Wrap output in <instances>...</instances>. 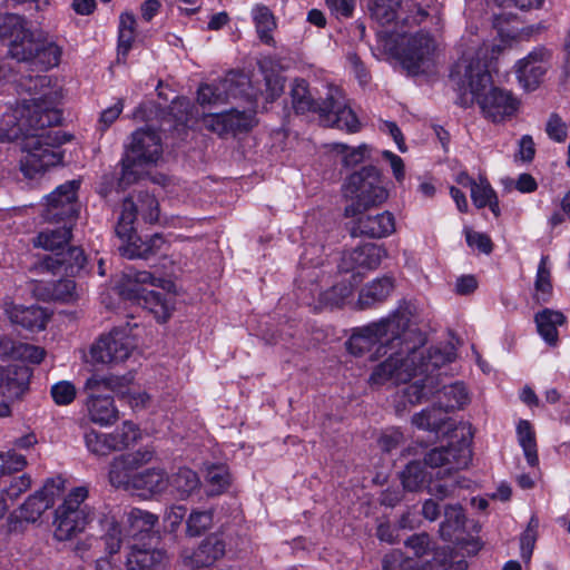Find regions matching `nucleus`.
<instances>
[{
	"instance_id": "nucleus-59",
	"label": "nucleus",
	"mask_w": 570,
	"mask_h": 570,
	"mask_svg": "<svg viewBox=\"0 0 570 570\" xmlns=\"http://www.w3.org/2000/svg\"><path fill=\"white\" fill-rule=\"evenodd\" d=\"M213 523V513L210 510L193 511L187 520V532L190 535H199Z\"/></svg>"
},
{
	"instance_id": "nucleus-27",
	"label": "nucleus",
	"mask_w": 570,
	"mask_h": 570,
	"mask_svg": "<svg viewBox=\"0 0 570 570\" xmlns=\"http://www.w3.org/2000/svg\"><path fill=\"white\" fill-rule=\"evenodd\" d=\"M10 321L30 331H41L46 327L48 316L39 306H12L7 308Z\"/></svg>"
},
{
	"instance_id": "nucleus-14",
	"label": "nucleus",
	"mask_w": 570,
	"mask_h": 570,
	"mask_svg": "<svg viewBox=\"0 0 570 570\" xmlns=\"http://www.w3.org/2000/svg\"><path fill=\"white\" fill-rule=\"evenodd\" d=\"M79 185L80 183L78 180L66 181L48 196L47 205L42 214L47 222L71 224L79 213L77 199Z\"/></svg>"
},
{
	"instance_id": "nucleus-60",
	"label": "nucleus",
	"mask_w": 570,
	"mask_h": 570,
	"mask_svg": "<svg viewBox=\"0 0 570 570\" xmlns=\"http://www.w3.org/2000/svg\"><path fill=\"white\" fill-rule=\"evenodd\" d=\"M31 483L30 475L26 473L13 478L9 485L2 490L0 497H3L6 501L14 502L22 493L30 489Z\"/></svg>"
},
{
	"instance_id": "nucleus-58",
	"label": "nucleus",
	"mask_w": 570,
	"mask_h": 570,
	"mask_svg": "<svg viewBox=\"0 0 570 570\" xmlns=\"http://www.w3.org/2000/svg\"><path fill=\"white\" fill-rule=\"evenodd\" d=\"M138 209L146 223L153 224L158 220L159 205L153 195L148 193H140L138 195Z\"/></svg>"
},
{
	"instance_id": "nucleus-49",
	"label": "nucleus",
	"mask_w": 570,
	"mask_h": 570,
	"mask_svg": "<svg viewBox=\"0 0 570 570\" xmlns=\"http://www.w3.org/2000/svg\"><path fill=\"white\" fill-rule=\"evenodd\" d=\"M85 442L87 449L96 455L104 456L115 451V445L112 443L110 433H99L95 430H91L85 434Z\"/></svg>"
},
{
	"instance_id": "nucleus-39",
	"label": "nucleus",
	"mask_w": 570,
	"mask_h": 570,
	"mask_svg": "<svg viewBox=\"0 0 570 570\" xmlns=\"http://www.w3.org/2000/svg\"><path fill=\"white\" fill-rule=\"evenodd\" d=\"M517 435L520 446L523 449L524 456L531 466L538 464V451L535 433L532 425L527 420H521L517 425Z\"/></svg>"
},
{
	"instance_id": "nucleus-29",
	"label": "nucleus",
	"mask_w": 570,
	"mask_h": 570,
	"mask_svg": "<svg viewBox=\"0 0 570 570\" xmlns=\"http://www.w3.org/2000/svg\"><path fill=\"white\" fill-rule=\"evenodd\" d=\"M538 333L544 342L551 346H556L559 341L558 327L566 323V316L550 308L538 312L534 316Z\"/></svg>"
},
{
	"instance_id": "nucleus-44",
	"label": "nucleus",
	"mask_w": 570,
	"mask_h": 570,
	"mask_svg": "<svg viewBox=\"0 0 570 570\" xmlns=\"http://www.w3.org/2000/svg\"><path fill=\"white\" fill-rule=\"evenodd\" d=\"M27 20L14 13L0 16V38L10 42L17 40L27 30Z\"/></svg>"
},
{
	"instance_id": "nucleus-63",
	"label": "nucleus",
	"mask_w": 570,
	"mask_h": 570,
	"mask_svg": "<svg viewBox=\"0 0 570 570\" xmlns=\"http://www.w3.org/2000/svg\"><path fill=\"white\" fill-rule=\"evenodd\" d=\"M104 541L106 546V550L110 556L117 553L120 549L122 542V534L120 525L112 521L104 535Z\"/></svg>"
},
{
	"instance_id": "nucleus-48",
	"label": "nucleus",
	"mask_w": 570,
	"mask_h": 570,
	"mask_svg": "<svg viewBox=\"0 0 570 570\" xmlns=\"http://www.w3.org/2000/svg\"><path fill=\"white\" fill-rule=\"evenodd\" d=\"M115 451L124 450L140 438L139 428L131 421H125L121 426L110 433Z\"/></svg>"
},
{
	"instance_id": "nucleus-9",
	"label": "nucleus",
	"mask_w": 570,
	"mask_h": 570,
	"mask_svg": "<svg viewBox=\"0 0 570 570\" xmlns=\"http://www.w3.org/2000/svg\"><path fill=\"white\" fill-rule=\"evenodd\" d=\"M121 380L114 375H92L85 383L87 393L86 410L89 420L100 426L114 424L119 419L118 409L115 405L114 397L104 394V391H115L121 386Z\"/></svg>"
},
{
	"instance_id": "nucleus-34",
	"label": "nucleus",
	"mask_w": 570,
	"mask_h": 570,
	"mask_svg": "<svg viewBox=\"0 0 570 570\" xmlns=\"http://www.w3.org/2000/svg\"><path fill=\"white\" fill-rule=\"evenodd\" d=\"M168 488V478L160 469H148L136 474L131 490H141L150 494L164 492Z\"/></svg>"
},
{
	"instance_id": "nucleus-15",
	"label": "nucleus",
	"mask_w": 570,
	"mask_h": 570,
	"mask_svg": "<svg viewBox=\"0 0 570 570\" xmlns=\"http://www.w3.org/2000/svg\"><path fill=\"white\" fill-rule=\"evenodd\" d=\"M435 41L425 32L411 36L399 53L402 66L410 73H419L428 69L434 59Z\"/></svg>"
},
{
	"instance_id": "nucleus-3",
	"label": "nucleus",
	"mask_w": 570,
	"mask_h": 570,
	"mask_svg": "<svg viewBox=\"0 0 570 570\" xmlns=\"http://www.w3.org/2000/svg\"><path fill=\"white\" fill-rule=\"evenodd\" d=\"M410 336L411 332L406 330L404 345L401 346V350L387 356L374 367L368 380L371 385L380 386L387 382L394 384L406 383L417 375L433 376L435 383L440 385L441 373L435 374V372L455 360L454 346L445 344L421 350L409 344Z\"/></svg>"
},
{
	"instance_id": "nucleus-38",
	"label": "nucleus",
	"mask_w": 570,
	"mask_h": 570,
	"mask_svg": "<svg viewBox=\"0 0 570 570\" xmlns=\"http://www.w3.org/2000/svg\"><path fill=\"white\" fill-rule=\"evenodd\" d=\"M136 474L137 473H134L129 468L124 454L114 458L110 463L109 482L115 488L131 490Z\"/></svg>"
},
{
	"instance_id": "nucleus-12",
	"label": "nucleus",
	"mask_w": 570,
	"mask_h": 570,
	"mask_svg": "<svg viewBox=\"0 0 570 570\" xmlns=\"http://www.w3.org/2000/svg\"><path fill=\"white\" fill-rule=\"evenodd\" d=\"M135 346L136 343L126 327L115 328L91 346L90 356L96 363L118 364L129 357Z\"/></svg>"
},
{
	"instance_id": "nucleus-57",
	"label": "nucleus",
	"mask_w": 570,
	"mask_h": 570,
	"mask_svg": "<svg viewBox=\"0 0 570 570\" xmlns=\"http://www.w3.org/2000/svg\"><path fill=\"white\" fill-rule=\"evenodd\" d=\"M53 402L63 406L71 404L77 395L76 386L69 381H60L51 386L50 390Z\"/></svg>"
},
{
	"instance_id": "nucleus-54",
	"label": "nucleus",
	"mask_w": 570,
	"mask_h": 570,
	"mask_svg": "<svg viewBox=\"0 0 570 570\" xmlns=\"http://www.w3.org/2000/svg\"><path fill=\"white\" fill-rule=\"evenodd\" d=\"M27 458L14 450L0 451V479L4 475L22 471L27 466Z\"/></svg>"
},
{
	"instance_id": "nucleus-37",
	"label": "nucleus",
	"mask_w": 570,
	"mask_h": 570,
	"mask_svg": "<svg viewBox=\"0 0 570 570\" xmlns=\"http://www.w3.org/2000/svg\"><path fill=\"white\" fill-rule=\"evenodd\" d=\"M465 515L460 504L444 507V520L440 525V534L444 540L451 541L455 533L463 532Z\"/></svg>"
},
{
	"instance_id": "nucleus-36",
	"label": "nucleus",
	"mask_w": 570,
	"mask_h": 570,
	"mask_svg": "<svg viewBox=\"0 0 570 570\" xmlns=\"http://www.w3.org/2000/svg\"><path fill=\"white\" fill-rule=\"evenodd\" d=\"M158 518L145 510L132 508L126 513L127 535L137 537L142 533H149L155 527Z\"/></svg>"
},
{
	"instance_id": "nucleus-4",
	"label": "nucleus",
	"mask_w": 570,
	"mask_h": 570,
	"mask_svg": "<svg viewBox=\"0 0 570 570\" xmlns=\"http://www.w3.org/2000/svg\"><path fill=\"white\" fill-rule=\"evenodd\" d=\"M415 307L409 302H403L387 318L358 328L347 341V350L351 354L361 356L376 346L377 357L392 355L404 345V336L410 327Z\"/></svg>"
},
{
	"instance_id": "nucleus-25",
	"label": "nucleus",
	"mask_w": 570,
	"mask_h": 570,
	"mask_svg": "<svg viewBox=\"0 0 570 570\" xmlns=\"http://www.w3.org/2000/svg\"><path fill=\"white\" fill-rule=\"evenodd\" d=\"M45 355V350L39 346L17 342L9 337L0 338V356L3 358L21 360L39 364Z\"/></svg>"
},
{
	"instance_id": "nucleus-62",
	"label": "nucleus",
	"mask_w": 570,
	"mask_h": 570,
	"mask_svg": "<svg viewBox=\"0 0 570 570\" xmlns=\"http://www.w3.org/2000/svg\"><path fill=\"white\" fill-rule=\"evenodd\" d=\"M155 451L149 448L139 449L135 452L126 453L124 454L125 459L127 460L129 468L132 470L134 473H137L136 471L144 465L151 462L154 459Z\"/></svg>"
},
{
	"instance_id": "nucleus-52",
	"label": "nucleus",
	"mask_w": 570,
	"mask_h": 570,
	"mask_svg": "<svg viewBox=\"0 0 570 570\" xmlns=\"http://www.w3.org/2000/svg\"><path fill=\"white\" fill-rule=\"evenodd\" d=\"M419 561L406 557L401 550H393L382 560V570H421Z\"/></svg>"
},
{
	"instance_id": "nucleus-22",
	"label": "nucleus",
	"mask_w": 570,
	"mask_h": 570,
	"mask_svg": "<svg viewBox=\"0 0 570 570\" xmlns=\"http://www.w3.org/2000/svg\"><path fill=\"white\" fill-rule=\"evenodd\" d=\"M60 492V482L48 480L46 484L29 495L21 505V515L27 521L35 522L49 508L53 505V498Z\"/></svg>"
},
{
	"instance_id": "nucleus-6",
	"label": "nucleus",
	"mask_w": 570,
	"mask_h": 570,
	"mask_svg": "<svg viewBox=\"0 0 570 570\" xmlns=\"http://www.w3.org/2000/svg\"><path fill=\"white\" fill-rule=\"evenodd\" d=\"M344 196L351 200L344 214L354 217L384 203L387 191L382 185L380 171L374 166H366L348 176L344 184Z\"/></svg>"
},
{
	"instance_id": "nucleus-10",
	"label": "nucleus",
	"mask_w": 570,
	"mask_h": 570,
	"mask_svg": "<svg viewBox=\"0 0 570 570\" xmlns=\"http://www.w3.org/2000/svg\"><path fill=\"white\" fill-rule=\"evenodd\" d=\"M88 497V490L83 487L75 488L56 510L55 537L59 541L71 539L82 532L92 519L91 509L82 504Z\"/></svg>"
},
{
	"instance_id": "nucleus-18",
	"label": "nucleus",
	"mask_w": 570,
	"mask_h": 570,
	"mask_svg": "<svg viewBox=\"0 0 570 570\" xmlns=\"http://www.w3.org/2000/svg\"><path fill=\"white\" fill-rule=\"evenodd\" d=\"M471 451L466 444L441 446L431 450L425 455V464L431 468H444V472L452 473L468 466Z\"/></svg>"
},
{
	"instance_id": "nucleus-20",
	"label": "nucleus",
	"mask_w": 570,
	"mask_h": 570,
	"mask_svg": "<svg viewBox=\"0 0 570 570\" xmlns=\"http://www.w3.org/2000/svg\"><path fill=\"white\" fill-rule=\"evenodd\" d=\"M395 230V219L392 213L383 212L376 215H362L353 224L352 236L382 238Z\"/></svg>"
},
{
	"instance_id": "nucleus-40",
	"label": "nucleus",
	"mask_w": 570,
	"mask_h": 570,
	"mask_svg": "<svg viewBox=\"0 0 570 570\" xmlns=\"http://www.w3.org/2000/svg\"><path fill=\"white\" fill-rule=\"evenodd\" d=\"M435 379L433 376L416 380L407 385L404 391V397L410 404H416L423 400H428L431 395L435 394L436 387Z\"/></svg>"
},
{
	"instance_id": "nucleus-33",
	"label": "nucleus",
	"mask_w": 570,
	"mask_h": 570,
	"mask_svg": "<svg viewBox=\"0 0 570 570\" xmlns=\"http://www.w3.org/2000/svg\"><path fill=\"white\" fill-rule=\"evenodd\" d=\"M200 485L196 472L188 468H181L168 479V487L180 500L189 498Z\"/></svg>"
},
{
	"instance_id": "nucleus-7",
	"label": "nucleus",
	"mask_w": 570,
	"mask_h": 570,
	"mask_svg": "<svg viewBox=\"0 0 570 570\" xmlns=\"http://www.w3.org/2000/svg\"><path fill=\"white\" fill-rule=\"evenodd\" d=\"M9 53L18 61L30 62L39 70H47L59 63L62 51L42 30L27 28L17 40L9 43Z\"/></svg>"
},
{
	"instance_id": "nucleus-42",
	"label": "nucleus",
	"mask_w": 570,
	"mask_h": 570,
	"mask_svg": "<svg viewBox=\"0 0 570 570\" xmlns=\"http://www.w3.org/2000/svg\"><path fill=\"white\" fill-rule=\"evenodd\" d=\"M138 212V204H136L131 198H126L124 200L119 220L116 226V234L121 239H131L134 222Z\"/></svg>"
},
{
	"instance_id": "nucleus-35",
	"label": "nucleus",
	"mask_w": 570,
	"mask_h": 570,
	"mask_svg": "<svg viewBox=\"0 0 570 570\" xmlns=\"http://www.w3.org/2000/svg\"><path fill=\"white\" fill-rule=\"evenodd\" d=\"M124 279L127 283V291L130 289H140L141 285H150L154 287H159L166 291H170L174 286L173 282L166 278L156 277L148 271H136L134 268H127L124 273ZM131 295V293H129Z\"/></svg>"
},
{
	"instance_id": "nucleus-2",
	"label": "nucleus",
	"mask_w": 570,
	"mask_h": 570,
	"mask_svg": "<svg viewBox=\"0 0 570 570\" xmlns=\"http://www.w3.org/2000/svg\"><path fill=\"white\" fill-rule=\"evenodd\" d=\"M488 48L474 47L462 53L455 63L451 77L456 79L460 89L464 90L459 98L462 107L471 106L474 100L483 116L493 122H501L515 115L519 101L510 92L491 85V75L487 63Z\"/></svg>"
},
{
	"instance_id": "nucleus-51",
	"label": "nucleus",
	"mask_w": 570,
	"mask_h": 570,
	"mask_svg": "<svg viewBox=\"0 0 570 570\" xmlns=\"http://www.w3.org/2000/svg\"><path fill=\"white\" fill-rule=\"evenodd\" d=\"M444 422L442 410L433 406L432 409H424L420 413L415 414L412 419V423L422 430L438 431Z\"/></svg>"
},
{
	"instance_id": "nucleus-23",
	"label": "nucleus",
	"mask_w": 570,
	"mask_h": 570,
	"mask_svg": "<svg viewBox=\"0 0 570 570\" xmlns=\"http://www.w3.org/2000/svg\"><path fill=\"white\" fill-rule=\"evenodd\" d=\"M131 297L137 299L159 322L167 321L174 311V296L169 293H160L147 289H130Z\"/></svg>"
},
{
	"instance_id": "nucleus-45",
	"label": "nucleus",
	"mask_w": 570,
	"mask_h": 570,
	"mask_svg": "<svg viewBox=\"0 0 570 570\" xmlns=\"http://www.w3.org/2000/svg\"><path fill=\"white\" fill-rule=\"evenodd\" d=\"M400 0H374L368 3L371 16L381 24H387L397 18Z\"/></svg>"
},
{
	"instance_id": "nucleus-32",
	"label": "nucleus",
	"mask_w": 570,
	"mask_h": 570,
	"mask_svg": "<svg viewBox=\"0 0 570 570\" xmlns=\"http://www.w3.org/2000/svg\"><path fill=\"white\" fill-rule=\"evenodd\" d=\"M166 556L161 550L141 549L132 546L127 556V570H151L156 566L161 564Z\"/></svg>"
},
{
	"instance_id": "nucleus-41",
	"label": "nucleus",
	"mask_w": 570,
	"mask_h": 570,
	"mask_svg": "<svg viewBox=\"0 0 570 570\" xmlns=\"http://www.w3.org/2000/svg\"><path fill=\"white\" fill-rule=\"evenodd\" d=\"M403 488L407 491H420L428 481L424 464L417 461L410 462L401 473Z\"/></svg>"
},
{
	"instance_id": "nucleus-43",
	"label": "nucleus",
	"mask_w": 570,
	"mask_h": 570,
	"mask_svg": "<svg viewBox=\"0 0 570 570\" xmlns=\"http://www.w3.org/2000/svg\"><path fill=\"white\" fill-rule=\"evenodd\" d=\"M252 14L259 39L269 43L273 39L271 32L276 27L273 13L265 6H256L253 9Z\"/></svg>"
},
{
	"instance_id": "nucleus-8",
	"label": "nucleus",
	"mask_w": 570,
	"mask_h": 570,
	"mask_svg": "<svg viewBox=\"0 0 570 570\" xmlns=\"http://www.w3.org/2000/svg\"><path fill=\"white\" fill-rule=\"evenodd\" d=\"M163 154L161 140L157 131L139 129L132 134L129 149L122 159L120 185L128 186L142 175V165L156 164Z\"/></svg>"
},
{
	"instance_id": "nucleus-17",
	"label": "nucleus",
	"mask_w": 570,
	"mask_h": 570,
	"mask_svg": "<svg viewBox=\"0 0 570 570\" xmlns=\"http://www.w3.org/2000/svg\"><path fill=\"white\" fill-rule=\"evenodd\" d=\"M552 53L546 48H535L517 66L518 79L527 90H534L551 67Z\"/></svg>"
},
{
	"instance_id": "nucleus-21",
	"label": "nucleus",
	"mask_w": 570,
	"mask_h": 570,
	"mask_svg": "<svg viewBox=\"0 0 570 570\" xmlns=\"http://www.w3.org/2000/svg\"><path fill=\"white\" fill-rule=\"evenodd\" d=\"M31 375L27 365L0 366V393L11 400L20 397L28 390Z\"/></svg>"
},
{
	"instance_id": "nucleus-16",
	"label": "nucleus",
	"mask_w": 570,
	"mask_h": 570,
	"mask_svg": "<svg viewBox=\"0 0 570 570\" xmlns=\"http://www.w3.org/2000/svg\"><path fill=\"white\" fill-rule=\"evenodd\" d=\"M386 256V250L376 244H365L342 254L338 269L342 273H352L355 284L361 282V271H371L380 266Z\"/></svg>"
},
{
	"instance_id": "nucleus-31",
	"label": "nucleus",
	"mask_w": 570,
	"mask_h": 570,
	"mask_svg": "<svg viewBox=\"0 0 570 570\" xmlns=\"http://www.w3.org/2000/svg\"><path fill=\"white\" fill-rule=\"evenodd\" d=\"M70 238L71 224L63 223V225L60 227H48L41 230L33 239V245L36 247L57 253L63 249L65 245L69 243Z\"/></svg>"
},
{
	"instance_id": "nucleus-30",
	"label": "nucleus",
	"mask_w": 570,
	"mask_h": 570,
	"mask_svg": "<svg viewBox=\"0 0 570 570\" xmlns=\"http://www.w3.org/2000/svg\"><path fill=\"white\" fill-rule=\"evenodd\" d=\"M394 288L391 277H382L367 284L360 292L357 305L361 309L368 308L384 302Z\"/></svg>"
},
{
	"instance_id": "nucleus-26",
	"label": "nucleus",
	"mask_w": 570,
	"mask_h": 570,
	"mask_svg": "<svg viewBox=\"0 0 570 570\" xmlns=\"http://www.w3.org/2000/svg\"><path fill=\"white\" fill-rule=\"evenodd\" d=\"M226 543L222 534H210L202 541L191 556L196 567H209L225 554Z\"/></svg>"
},
{
	"instance_id": "nucleus-61",
	"label": "nucleus",
	"mask_w": 570,
	"mask_h": 570,
	"mask_svg": "<svg viewBox=\"0 0 570 570\" xmlns=\"http://www.w3.org/2000/svg\"><path fill=\"white\" fill-rule=\"evenodd\" d=\"M334 150L340 154H343V164L345 166H355L360 164L364 158L367 150L366 145L358 146L357 148L350 149L348 146L344 144H334Z\"/></svg>"
},
{
	"instance_id": "nucleus-24",
	"label": "nucleus",
	"mask_w": 570,
	"mask_h": 570,
	"mask_svg": "<svg viewBox=\"0 0 570 570\" xmlns=\"http://www.w3.org/2000/svg\"><path fill=\"white\" fill-rule=\"evenodd\" d=\"M169 242L160 234H155L142 240L137 239L129 242L126 246L120 247L122 256L134 259H148L156 255H165L169 249Z\"/></svg>"
},
{
	"instance_id": "nucleus-47",
	"label": "nucleus",
	"mask_w": 570,
	"mask_h": 570,
	"mask_svg": "<svg viewBox=\"0 0 570 570\" xmlns=\"http://www.w3.org/2000/svg\"><path fill=\"white\" fill-rule=\"evenodd\" d=\"M45 301H70L76 295V283L70 278L60 279L50 287H45L43 293L38 294Z\"/></svg>"
},
{
	"instance_id": "nucleus-28",
	"label": "nucleus",
	"mask_w": 570,
	"mask_h": 570,
	"mask_svg": "<svg viewBox=\"0 0 570 570\" xmlns=\"http://www.w3.org/2000/svg\"><path fill=\"white\" fill-rule=\"evenodd\" d=\"M438 405L443 412H450L463 407L469 403L470 397L465 385L462 382L436 385Z\"/></svg>"
},
{
	"instance_id": "nucleus-11",
	"label": "nucleus",
	"mask_w": 570,
	"mask_h": 570,
	"mask_svg": "<svg viewBox=\"0 0 570 570\" xmlns=\"http://www.w3.org/2000/svg\"><path fill=\"white\" fill-rule=\"evenodd\" d=\"M256 88L247 75L229 72L224 79L213 85H202L197 92V100L202 106L218 105L230 98L255 99Z\"/></svg>"
},
{
	"instance_id": "nucleus-13",
	"label": "nucleus",
	"mask_w": 570,
	"mask_h": 570,
	"mask_svg": "<svg viewBox=\"0 0 570 570\" xmlns=\"http://www.w3.org/2000/svg\"><path fill=\"white\" fill-rule=\"evenodd\" d=\"M257 90L255 99H246L249 102V107L243 110L233 108L228 111L209 114L204 117L203 124L206 129L223 136L225 134H236L238 131L249 130L255 122L256 101L261 92Z\"/></svg>"
},
{
	"instance_id": "nucleus-56",
	"label": "nucleus",
	"mask_w": 570,
	"mask_h": 570,
	"mask_svg": "<svg viewBox=\"0 0 570 570\" xmlns=\"http://www.w3.org/2000/svg\"><path fill=\"white\" fill-rule=\"evenodd\" d=\"M538 528L539 520L535 517H532L528 523L527 529L524 530L520 538L521 558L527 563L530 561L534 549L538 535Z\"/></svg>"
},
{
	"instance_id": "nucleus-55",
	"label": "nucleus",
	"mask_w": 570,
	"mask_h": 570,
	"mask_svg": "<svg viewBox=\"0 0 570 570\" xmlns=\"http://www.w3.org/2000/svg\"><path fill=\"white\" fill-rule=\"evenodd\" d=\"M547 261H548V257L547 256H543L540 261V264L538 266V271H537V278H535V298L537 301H542V302H547L550 294H551V291H552V285H551V282H550V271L549 268L547 267Z\"/></svg>"
},
{
	"instance_id": "nucleus-53",
	"label": "nucleus",
	"mask_w": 570,
	"mask_h": 570,
	"mask_svg": "<svg viewBox=\"0 0 570 570\" xmlns=\"http://www.w3.org/2000/svg\"><path fill=\"white\" fill-rule=\"evenodd\" d=\"M206 482L209 494L217 495L224 492L229 485V474L224 465H212L207 469Z\"/></svg>"
},
{
	"instance_id": "nucleus-46",
	"label": "nucleus",
	"mask_w": 570,
	"mask_h": 570,
	"mask_svg": "<svg viewBox=\"0 0 570 570\" xmlns=\"http://www.w3.org/2000/svg\"><path fill=\"white\" fill-rule=\"evenodd\" d=\"M355 283L343 281L321 293V303L330 307H338L351 297Z\"/></svg>"
},
{
	"instance_id": "nucleus-19",
	"label": "nucleus",
	"mask_w": 570,
	"mask_h": 570,
	"mask_svg": "<svg viewBox=\"0 0 570 570\" xmlns=\"http://www.w3.org/2000/svg\"><path fill=\"white\" fill-rule=\"evenodd\" d=\"M87 263V257L80 247L72 246L66 252L62 249L43 259V267L53 274L63 273L67 276H76L81 273Z\"/></svg>"
},
{
	"instance_id": "nucleus-50",
	"label": "nucleus",
	"mask_w": 570,
	"mask_h": 570,
	"mask_svg": "<svg viewBox=\"0 0 570 570\" xmlns=\"http://www.w3.org/2000/svg\"><path fill=\"white\" fill-rule=\"evenodd\" d=\"M465 178L469 180L471 198L475 207L483 208L495 197L497 194L488 180L480 179L476 183L469 176H465Z\"/></svg>"
},
{
	"instance_id": "nucleus-64",
	"label": "nucleus",
	"mask_w": 570,
	"mask_h": 570,
	"mask_svg": "<svg viewBox=\"0 0 570 570\" xmlns=\"http://www.w3.org/2000/svg\"><path fill=\"white\" fill-rule=\"evenodd\" d=\"M546 131L551 139L558 142L564 141L567 138V125L557 114L549 117Z\"/></svg>"
},
{
	"instance_id": "nucleus-1",
	"label": "nucleus",
	"mask_w": 570,
	"mask_h": 570,
	"mask_svg": "<svg viewBox=\"0 0 570 570\" xmlns=\"http://www.w3.org/2000/svg\"><path fill=\"white\" fill-rule=\"evenodd\" d=\"M20 87L31 95L23 99L3 117L0 127V139L14 141L22 139L21 170L28 177L45 171L62 161L60 146L68 137L60 130H47L58 125L61 114L57 109L60 94L50 87L47 76L23 78Z\"/></svg>"
},
{
	"instance_id": "nucleus-5",
	"label": "nucleus",
	"mask_w": 570,
	"mask_h": 570,
	"mask_svg": "<svg viewBox=\"0 0 570 570\" xmlns=\"http://www.w3.org/2000/svg\"><path fill=\"white\" fill-rule=\"evenodd\" d=\"M292 104L296 112H317L321 122L326 127L356 132L360 130V121L347 105L345 96L338 88L331 87L326 97L321 101L312 99L305 80L296 79L293 82Z\"/></svg>"
}]
</instances>
